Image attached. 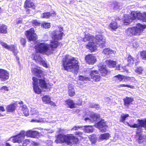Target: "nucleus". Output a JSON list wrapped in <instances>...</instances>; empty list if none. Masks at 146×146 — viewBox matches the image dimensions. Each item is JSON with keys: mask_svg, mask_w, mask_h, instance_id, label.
Segmentation results:
<instances>
[{"mask_svg": "<svg viewBox=\"0 0 146 146\" xmlns=\"http://www.w3.org/2000/svg\"><path fill=\"white\" fill-rule=\"evenodd\" d=\"M6 146H11L10 145L7 141L6 143Z\"/></svg>", "mask_w": 146, "mask_h": 146, "instance_id": "61", "label": "nucleus"}, {"mask_svg": "<svg viewBox=\"0 0 146 146\" xmlns=\"http://www.w3.org/2000/svg\"><path fill=\"white\" fill-rule=\"evenodd\" d=\"M0 110L3 111H5V110L4 107L2 106H0Z\"/></svg>", "mask_w": 146, "mask_h": 146, "instance_id": "59", "label": "nucleus"}, {"mask_svg": "<svg viewBox=\"0 0 146 146\" xmlns=\"http://www.w3.org/2000/svg\"><path fill=\"white\" fill-rule=\"evenodd\" d=\"M89 138L92 143L95 144L96 143L97 140L96 135H90L89 136Z\"/></svg>", "mask_w": 146, "mask_h": 146, "instance_id": "36", "label": "nucleus"}, {"mask_svg": "<svg viewBox=\"0 0 146 146\" xmlns=\"http://www.w3.org/2000/svg\"><path fill=\"white\" fill-rule=\"evenodd\" d=\"M21 42L22 45H25L26 43L25 39L24 38H21Z\"/></svg>", "mask_w": 146, "mask_h": 146, "instance_id": "52", "label": "nucleus"}, {"mask_svg": "<svg viewBox=\"0 0 146 146\" xmlns=\"http://www.w3.org/2000/svg\"><path fill=\"white\" fill-rule=\"evenodd\" d=\"M75 134L77 135H78L80 136L82 134V133L80 132H76Z\"/></svg>", "mask_w": 146, "mask_h": 146, "instance_id": "58", "label": "nucleus"}, {"mask_svg": "<svg viewBox=\"0 0 146 146\" xmlns=\"http://www.w3.org/2000/svg\"><path fill=\"white\" fill-rule=\"evenodd\" d=\"M81 127L79 126H75L72 129V130H78V129L81 128Z\"/></svg>", "mask_w": 146, "mask_h": 146, "instance_id": "56", "label": "nucleus"}, {"mask_svg": "<svg viewBox=\"0 0 146 146\" xmlns=\"http://www.w3.org/2000/svg\"><path fill=\"white\" fill-rule=\"evenodd\" d=\"M3 12V10L1 9V8L0 7V13H1Z\"/></svg>", "mask_w": 146, "mask_h": 146, "instance_id": "63", "label": "nucleus"}, {"mask_svg": "<svg viewBox=\"0 0 146 146\" xmlns=\"http://www.w3.org/2000/svg\"><path fill=\"white\" fill-rule=\"evenodd\" d=\"M26 12L27 13H29V11H30V9H27L26 8Z\"/></svg>", "mask_w": 146, "mask_h": 146, "instance_id": "60", "label": "nucleus"}, {"mask_svg": "<svg viewBox=\"0 0 146 146\" xmlns=\"http://www.w3.org/2000/svg\"><path fill=\"white\" fill-rule=\"evenodd\" d=\"M102 53L108 57L111 56H113L115 55L116 52L109 48H106L104 49Z\"/></svg>", "mask_w": 146, "mask_h": 146, "instance_id": "18", "label": "nucleus"}, {"mask_svg": "<svg viewBox=\"0 0 146 146\" xmlns=\"http://www.w3.org/2000/svg\"><path fill=\"white\" fill-rule=\"evenodd\" d=\"M100 68H99V71L100 72V73L102 74V75L103 76H105L107 73V71L106 68L102 66L100 67Z\"/></svg>", "mask_w": 146, "mask_h": 146, "instance_id": "34", "label": "nucleus"}, {"mask_svg": "<svg viewBox=\"0 0 146 146\" xmlns=\"http://www.w3.org/2000/svg\"><path fill=\"white\" fill-rule=\"evenodd\" d=\"M138 121L139 127H146V120L144 121L139 119L138 120Z\"/></svg>", "mask_w": 146, "mask_h": 146, "instance_id": "37", "label": "nucleus"}, {"mask_svg": "<svg viewBox=\"0 0 146 146\" xmlns=\"http://www.w3.org/2000/svg\"><path fill=\"white\" fill-rule=\"evenodd\" d=\"M24 6L25 8L32 7L34 9L35 8L34 3L30 0H27L25 1Z\"/></svg>", "mask_w": 146, "mask_h": 146, "instance_id": "24", "label": "nucleus"}, {"mask_svg": "<svg viewBox=\"0 0 146 146\" xmlns=\"http://www.w3.org/2000/svg\"><path fill=\"white\" fill-rule=\"evenodd\" d=\"M78 141V139L74 136L73 134L65 135L59 134L56 136L55 142L56 143H65L68 145H70L73 143H77Z\"/></svg>", "mask_w": 146, "mask_h": 146, "instance_id": "3", "label": "nucleus"}, {"mask_svg": "<svg viewBox=\"0 0 146 146\" xmlns=\"http://www.w3.org/2000/svg\"><path fill=\"white\" fill-rule=\"evenodd\" d=\"M32 22L33 25L36 26H40V23L36 20H33Z\"/></svg>", "mask_w": 146, "mask_h": 146, "instance_id": "49", "label": "nucleus"}, {"mask_svg": "<svg viewBox=\"0 0 146 146\" xmlns=\"http://www.w3.org/2000/svg\"><path fill=\"white\" fill-rule=\"evenodd\" d=\"M68 94L69 96H72L75 94V91L73 87L71 85H69L68 86Z\"/></svg>", "mask_w": 146, "mask_h": 146, "instance_id": "28", "label": "nucleus"}, {"mask_svg": "<svg viewBox=\"0 0 146 146\" xmlns=\"http://www.w3.org/2000/svg\"><path fill=\"white\" fill-rule=\"evenodd\" d=\"M125 68V66H123L120 64L118 67H116V69L117 70H119L120 72H123L126 70Z\"/></svg>", "mask_w": 146, "mask_h": 146, "instance_id": "39", "label": "nucleus"}, {"mask_svg": "<svg viewBox=\"0 0 146 146\" xmlns=\"http://www.w3.org/2000/svg\"><path fill=\"white\" fill-rule=\"evenodd\" d=\"M31 113L32 115H38V112L37 111V110L33 108L31 109Z\"/></svg>", "mask_w": 146, "mask_h": 146, "instance_id": "47", "label": "nucleus"}, {"mask_svg": "<svg viewBox=\"0 0 146 146\" xmlns=\"http://www.w3.org/2000/svg\"><path fill=\"white\" fill-rule=\"evenodd\" d=\"M26 135L25 132L24 131L21 132L18 135L13 136V141L14 143H20L23 141V146H25L29 142L28 139H27L24 141L25 135Z\"/></svg>", "mask_w": 146, "mask_h": 146, "instance_id": "10", "label": "nucleus"}, {"mask_svg": "<svg viewBox=\"0 0 146 146\" xmlns=\"http://www.w3.org/2000/svg\"><path fill=\"white\" fill-rule=\"evenodd\" d=\"M0 90L2 91L4 90V91H8L9 90L8 88L6 86H3L1 88Z\"/></svg>", "mask_w": 146, "mask_h": 146, "instance_id": "53", "label": "nucleus"}, {"mask_svg": "<svg viewBox=\"0 0 146 146\" xmlns=\"http://www.w3.org/2000/svg\"><path fill=\"white\" fill-rule=\"evenodd\" d=\"M113 79L117 81H121L123 80V76L120 75H116L114 77Z\"/></svg>", "mask_w": 146, "mask_h": 146, "instance_id": "40", "label": "nucleus"}, {"mask_svg": "<svg viewBox=\"0 0 146 146\" xmlns=\"http://www.w3.org/2000/svg\"><path fill=\"white\" fill-rule=\"evenodd\" d=\"M86 62L89 64H93L96 61V57L92 54H88L85 57Z\"/></svg>", "mask_w": 146, "mask_h": 146, "instance_id": "15", "label": "nucleus"}, {"mask_svg": "<svg viewBox=\"0 0 146 146\" xmlns=\"http://www.w3.org/2000/svg\"><path fill=\"white\" fill-rule=\"evenodd\" d=\"M25 133L27 136L33 138H37L39 135L38 132L32 130L28 131Z\"/></svg>", "mask_w": 146, "mask_h": 146, "instance_id": "20", "label": "nucleus"}, {"mask_svg": "<svg viewBox=\"0 0 146 146\" xmlns=\"http://www.w3.org/2000/svg\"><path fill=\"white\" fill-rule=\"evenodd\" d=\"M91 78L86 76H80L79 77V80L81 81H90L91 78L95 82L99 81L101 78V77L98 75H96V74H97L98 71L96 70H90L89 72Z\"/></svg>", "mask_w": 146, "mask_h": 146, "instance_id": "9", "label": "nucleus"}, {"mask_svg": "<svg viewBox=\"0 0 146 146\" xmlns=\"http://www.w3.org/2000/svg\"><path fill=\"white\" fill-rule=\"evenodd\" d=\"M41 121H42L41 119L37 120V119H33L31 120V122H41Z\"/></svg>", "mask_w": 146, "mask_h": 146, "instance_id": "54", "label": "nucleus"}, {"mask_svg": "<svg viewBox=\"0 0 146 146\" xmlns=\"http://www.w3.org/2000/svg\"><path fill=\"white\" fill-rule=\"evenodd\" d=\"M127 61L128 62V65L131 66L134 62V58L130 55H129L127 58Z\"/></svg>", "mask_w": 146, "mask_h": 146, "instance_id": "31", "label": "nucleus"}, {"mask_svg": "<svg viewBox=\"0 0 146 146\" xmlns=\"http://www.w3.org/2000/svg\"><path fill=\"white\" fill-rule=\"evenodd\" d=\"M9 78V74L6 70L0 69V78L1 81H5Z\"/></svg>", "mask_w": 146, "mask_h": 146, "instance_id": "17", "label": "nucleus"}, {"mask_svg": "<svg viewBox=\"0 0 146 146\" xmlns=\"http://www.w3.org/2000/svg\"><path fill=\"white\" fill-rule=\"evenodd\" d=\"M106 64L110 67H115L116 66V62L111 60H107L105 61Z\"/></svg>", "mask_w": 146, "mask_h": 146, "instance_id": "26", "label": "nucleus"}, {"mask_svg": "<svg viewBox=\"0 0 146 146\" xmlns=\"http://www.w3.org/2000/svg\"><path fill=\"white\" fill-rule=\"evenodd\" d=\"M21 20H19L17 21V23L18 24L21 23Z\"/></svg>", "mask_w": 146, "mask_h": 146, "instance_id": "62", "label": "nucleus"}, {"mask_svg": "<svg viewBox=\"0 0 146 146\" xmlns=\"http://www.w3.org/2000/svg\"><path fill=\"white\" fill-rule=\"evenodd\" d=\"M62 62L65 70L78 72L79 66L76 58L69 55H66L63 57Z\"/></svg>", "mask_w": 146, "mask_h": 146, "instance_id": "1", "label": "nucleus"}, {"mask_svg": "<svg viewBox=\"0 0 146 146\" xmlns=\"http://www.w3.org/2000/svg\"><path fill=\"white\" fill-rule=\"evenodd\" d=\"M106 101L110 100V99L109 98H106Z\"/></svg>", "mask_w": 146, "mask_h": 146, "instance_id": "64", "label": "nucleus"}, {"mask_svg": "<svg viewBox=\"0 0 146 146\" xmlns=\"http://www.w3.org/2000/svg\"><path fill=\"white\" fill-rule=\"evenodd\" d=\"M63 28L60 27L59 31H54L53 32V36L52 40H51L50 45V49L52 50V52L54 50V48H56L60 43L58 40L61 39L62 37L63 34Z\"/></svg>", "mask_w": 146, "mask_h": 146, "instance_id": "5", "label": "nucleus"}, {"mask_svg": "<svg viewBox=\"0 0 146 146\" xmlns=\"http://www.w3.org/2000/svg\"><path fill=\"white\" fill-rule=\"evenodd\" d=\"M110 137V135L108 133H106L100 134L98 138L100 141H102L104 140H107Z\"/></svg>", "mask_w": 146, "mask_h": 146, "instance_id": "25", "label": "nucleus"}, {"mask_svg": "<svg viewBox=\"0 0 146 146\" xmlns=\"http://www.w3.org/2000/svg\"><path fill=\"white\" fill-rule=\"evenodd\" d=\"M83 39L84 42L89 41H90L89 42H94V37L90 34H85V36Z\"/></svg>", "mask_w": 146, "mask_h": 146, "instance_id": "21", "label": "nucleus"}, {"mask_svg": "<svg viewBox=\"0 0 146 146\" xmlns=\"http://www.w3.org/2000/svg\"><path fill=\"white\" fill-rule=\"evenodd\" d=\"M1 44L4 48L13 52L14 54L16 55L17 53L16 48L13 45H9L5 42H1Z\"/></svg>", "mask_w": 146, "mask_h": 146, "instance_id": "12", "label": "nucleus"}, {"mask_svg": "<svg viewBox=\"0 0 146 146\" xmlns=\"http://www.w3.org/2000/svg\"><path fill=\"white\" fill-rule=\"evenodd\" d=\"M142 131V130L141 128H139L137 129V134H139Z\"/></svg>", "mask_w": 146, "mask_h": 146, "instance_id": "57", "label": "nucleus"}, {"mask_svg": "<svg viewBox=\"0 0 146 146\" xmlns=\"http://www.w3.org/2000/svg\"><path fill=\"white\" fill-rule=\"evenodd\" d=\"M129 125L131 127L133 128H138L139 127V125L138 124H135L133 125H130L129 124Z\"/></svg>", "mask_w": 146, "mask_h": 146, "instance_id": "51", "label": "nucleus"}, {"mask_svg": "<svg viewBox=\"0 0 146 146\" xmlns=\"http://www.w3.org/2000/svg\"><path fill=\"white\" fill-rule=\"evenodd\" d=\"M21 109L22 110L23 113L25 116H27L29 115V110L26 106H21Z\"/></svg>", "mask_w": 146, "mask_h": 146, "instance_id": "30", "label": "nucleus"}, {"mask_svg": "<svg viewBox=\"0 0 146 146\" xmlns=\"http://www.w3.org/2000/svg\"><path fill=\"white\" fill-rule=\"evenodd\" d=\"M141 56L143 60H146V52L143 51L140 53Z\"/></svg>", "mask_w": 146, "mask_h": 146, "instance_id": "45", "label": "nucleus"}, {"mask_svg": "<svg viewBox=\"0 0 146 146\" xmlns=\"http://www.w3.org/2000/svg\"><path fill=\"white\" fill-rule=\"evenodd\" d=\"M145 137H146L144 135L142 134L140 135L138 141V143L140 144L142 143L143 141V139H145Z\"/></svg>", "mask_w": 146, "mask_h": 146, "instance_id": "41", "label": "nucleus"}, {"mask_svg": "<svg viewBox=\"0 0 146 146\" xmlns=\"http://www.w3.org/2000/svg\"><path fill=\"white\" fill-rule=\"evenodd\" d=\"M100 117V115L98 114L93 113L89 117H87L84 119L86 123H90L93 122L97 121Z\"/></svg>", "mask_w": 146, "mask_h": 146, "instance_id": "13", "label": "nucleus"}, {"mask_svg": "<svg viewBox=\"0 0 146 146\" xmlns=\"http://www.w3.org/2000/svg\"><path fill=\"white\" fill-rule=\"evenodd\" d=\"M142 70H143L142 68L141 67H139L137 68V69L135 70V72L138 74H140L141 73Z\"/></svg>", "mask_w": 146, "mask_h": 146, "instance_id": "48", "label": "nucleus"}, {"mask_svg": "<svg viewBox=\"0 0 146 146\" xmlns=\"http://www.w3.org/2000/svg\"><path fill=\"white\" fill-rule=\"evenodd\" d=\"M105 38L102 35H97L94 38V42H89L86 47L91 52L95 51L97 50V47L99 46L101 48L105 47Z\"/></svg>", "mask_w": 146, "mask_h": 146, "instance_id": "4", "label": "nucleus"}, {"mask_svg": "<svg viewBox=\"0 0 146 146\" xmlns=\"http://www.w3.org/2000/svg\"><path fill=\"white\" fill-rule=\"evenodd\" d=\"M33 89L35 92L38 94H40L42 90L44 92H48L50 89L47 86V83L46 82V78H43L42 79L38 80L35 77H33Z\"/></svg>", "mask_w": 146, "mask_h": 146, "instance_id": "2", "label": "nucleus"}, {"mask_svg": "<svg viewBox=\"0 0 146 146\" xmlns=\"http://www.w3.org/2000/svg\"><path fill=\"white\" fill-rule=\"evenodd\" d=\"M49 104H50V105L52 106H53V107H55L56 106L54 102L51 101V100L50 101V102H49Z\"/></svg>", "mask_w": 146, "mask_h": 146, "instance_id": "55", "label": "nucleus"}, {"mask_svg": "<svg viewBox=\"0 0 146 146\" xmlns=\"http://www.w3.org/2000/svg\"><path fill=\"white\" fill-rule=\"evenodd\" d=\"M25 35L30 41L34 42L37 38L36 35L35 33L34 30L32 28L26 31Z\"/></svg>", "mask_w": 146, "mask_h": 146, "instance_id": "11", "label": "nucleus"}, {"mask_svg": "<svg viewBox=\"0 0 146 146\" xmlns=\"http://www.w3.org/2000/svg\"><path fill=\"white\" fill-rule=\"evenodd\" d=\"M33 59L35 60L37 63H38L40 64H42L44 67L46 68L48 67V66L46 63L39 56H38L37 54H35L34 56Z\"/></svg>", "mask_w": 146, "mask_h": 146, "instance_id": "16", "label": "nucleus"}, {"mask_svg": "<svg viewBox=\"0 0 146 146\" xmlns=\"http://www.w3.org/2000/svg\"><path fill=\"white\" fill-rule=\"evenodd\" d=\"M126 18L124 20V23L129 24L133 20L138 19L141 20L143 21L146 22V13L143 14L140 12H132L128 15H125V16Z\"/></svg>", "mask_w": 146, "mask_h": 146, "instance_id": "6", "label": "nucleus"}, {"mask_svg": "<svg viewBox=\"0 0 146 146\" xmlns=\"http://www.w3.org/2000/svg\"><path fill=\"white\" fill-rule=\"evenodd\" d=\"M32 71L35 76L38 77L42 78L43 76L42 71L39 69L34 68L32 70Z\"/></svg>", "mask_w": 146, "mask_h": 146, "instance_id": "22", "label": "nucleus"}, {"mask_svg": "<svg viewBox=\"0 0 146 146\" xmlns=\"http://www.w3.org/2000/svg\"><path fill=\"white\" fill-rule=\"evenodd\" d=\"M93 129L92 126H86L84 130L86 132L89 133L92 132L93 131Z\"/></svg>", "mask_w": 146, "mask_h": 146, "instance_id": "38", "label": "nucleus"}, {"mask_svg": "<svg viewBox=\"0 0 146 146\" xmlns=\"http://www.w3.org/2000/svg\"><path fill=\"white\" fill-rule=\"evenodd\" d=\"M117 23L115 22H111L109 25V28L111 29L115 30L117 28Z\"/></svg>", "mask_w": 146, "mask_h": 146, "instance_id": "35", "label": "nucleus"}, {"mask_svg": "<svg viewBox=\"0 0 146 146\" xmlns=\"http://www.w3.org/2000/svg\"><path fill=\"white\" fill-rule=\"evenodd\" d=\"M16 106L14 104H11L8 106L7 107V110L8 112H12L14 111L15 109Z\"/></svg>", "mask_w": 146, "mask_h": 146, "instance_id": "33", "label": "nucleus"}, {"mask_svg": "<svg viewBox=\"0 0 146 146\" xmlns=\"http://www.w3.org/2000/svg\"><path fill=\"white\" fill-rule=\"evenodd\" d=\"M42 100L45 104H49L51 100V98L49 96L46 95L42 98Z\"/></svg>", "mask_w": 146, "mask_h": 146, "instance_id": "27", "label": "nucleus"}, {"mask_svg": "<svg viewBox=\"0 0 146 146\" xmlns=\"http://www.w3.org/2000/svg\"><path fill=\"white\" fill-rule=\"evenodd\" d=\"M35 47L37 53L45 54L48 55L52 53V50L50 49L49 44L45 43H38Z\"/></svg>", "mask_w": 146, "mask_h": 146, "instance_id": "8", "label": "nucleus"}, {"mask_svg": "<svg viewBox=\"0 0 146 146\" xmlns=\"http://www.w3.org/2000/svg\"><path fill=\"white\" fill-rule=\"evenodd\" d=\"M90 106L91 108H95L97 109H99L100 107V106L99 104H91Z\"/></svg>", "mask_w": 146, "mask_h": 146, "instance_id": "46", "label": "nucleus"}, {"mask_svg": "<svg viewBox=\"0 0 146 146\" xmlns=\"http://www.w3.org/2000/svg\"><path fill=\"white\" fill-rule=\"evenodd\" d=\"M129 116V115L128 114L121 115L120 117V121L124 123L126 118Z\"/></svg>", "mask_w": 146, "mask_h": 146, "instance_id": "42", "label": "nucleus"}, {"mask_svg": "<svg viewBox=\"0 0 146 146\" xmlns=\"http://www.w3.org/2000/svg\"><path fill=\"white\" fill-rule=\"evenodd\" d=\"M123 80H124L125 81H126L127 80H129L131 79L132 78H133V77H127L126 76H123Z\"/></svg>", "mask_w": 146, "mask_h": 146, "instance_id": "50", "label": "nucleus"}, {"mask_svg": "<svg viewBox=\"0 0 146 146\" xmlns=\"http://www.w3.org/2000/svg\"><path fill=\"white\" fill-rule=\"evenodd\" d=\"M123 101L124 102V105L127 106L131 102L133 101V99L131 98L126 97L123 99Z\"/></svg>", "mask_w": 146, "mask_h": 146, "instance_id": "29", "label": "nucleus"}, {"mask_svg": "<svg viewBox=\"0 0 146 146\" xmlns=\"http://www.w3.org/2000/svg\"><path fill=\"white\" fill-rule=\"evenodd\" d=\"M79 102L77 101V103H75L74 101L72 100L69 99L66 101V103L68 106V107L71 108H75L76 105H81V103L80 100H78Z\"/></svg>", "mask_w": 146, "mask_h": 146, "instance_id": "19", "label": "nucleus"}, {"mask_svg": "<svg viewBox=\"0 0 146 146\" xmlns=\"http://www.w3.org/2000/svg\"><path fill=\"white\" fill-rule=\"evenodd\" d=\"M42 26L45 29H48L50 27V24L48 23H44L42 24Z\"/></svg>", "mask_w": 146, "mask_h": 146, "instance_id": "44", "label": "nucleus"}, {"mask_svg": "<svg viewBox=\"0 0 146 146\" xmlns=\"http://www.w3.org/2000/svg\"><path fill=\"white\" fill-rule=\"evenodd\" d=\"M95 126L98 128L102 132H105L107 129V126L104 120H102L99 122Z\"/></svg>", "mask_w": 146, "mask_h": 146, "instance_id": "14", "label": "nucleus"}, {"mask_svg": "<svg viewBox=\"0 0 146 146\" xmlns=\"http://www.w3.org/2000/svg\"><path fill=\"white\" fill-rule=\"evenodd\" d=\"M118 86L119 88H120L121 87H127L131 89H134L135 88V87L134 86L128 84H121L118 85Z\"/></svg>", "mask_w": 146, "mask_h": 146, "instance_id": "43", "label": "nucleus"}, {"mask_svg": "<svg viewBox=\"0 0 146 146\" xmlns=\"http://www.w3.org/2000/svg\"><path fill=\"white\" fill-rule=\"evenodd\" d=\"M56 15V14L54 11H52L51 12H47L44 13H43V15L42 16V18H48L50 17L51 16L52 17H55Z\"/></svg>", "mask_w": 146, "mask_h": 146, "instance_id": "23", "label": "nucleus"}, {"mask_svg": "<svg viewBox=\"0 0 146 146\" xmlns=\"http://www.w3.org/2000/svg\"><path fill=\"white\" fill-rule=\"evenodd\" d=\"M146 28V25L138 24L135 27L128 28L126 31V34L127 36L139 35L141 34Z\"/></svg>", "mask_w": 146, "mask_h": 146, "instance_id": "7", "label": "nucleus"}, {"mask_svg": "<svg viewBox=\"0 0 146 146\" xmlns=\"http://www.w3.org/2000/svg\"><path fill=\"white\" fill-rule=\"evenodd\" d=\"M7 27L4 24L0 26V32L3 34H6L7 33Z\"/></svg>", "mask_w": 146, "mask_h": 146, "instance_id": "32", "label": "nucleus"}]
</instances>
